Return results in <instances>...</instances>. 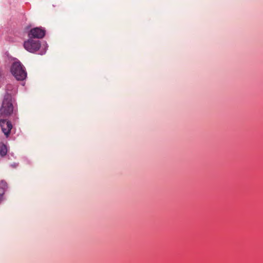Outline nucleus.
<instances>
[{
    "instance_id": "obj_1",
    "label": "nucleus",
    "mask_w": 263,
    "mask_h": 263,
    "mask_svg": "<svg viewBox=\"0 0 263 263\" xmlns=\"http://www.w3.org/2000/svg\"><path fill=\"white\" fill-rule=\"evenodd\" d=\"M13 110L11 94L7 92L5 96L2 106L0 108V117H8L13 112Z\"/></svg>"
},
{
    "instance_id": "obj_9",
    "label": "nucleus",
    "mask_w": 263,
    "mask_h": 263,
    "mask_svg": "<svg viewBox=\"0 0 263 263\" xmlns=\"http://www.w3.org/2000/svg\"><path fill=\"white\" fill-rule=\"evenodd\" d=\"M12 86L11 85H8L7 86V89H8L9 88H11Z\"/></svg>"
},
{
    "instance_id": "obj_4",
    "label": "nucleus",
    "mask_w": 263,
    "mask_h": 263,
    "mask_svg": "<svg viewBox=\"0 0 263 263\" xmlns=\"http://www.w3.org/2000/svg\"><path fill=\"white\" fill-rule=\"evenodd\" d=\"M45 34V30L39 27L34 28L28 33L29 38L42 39Z\"/></svg>"
},
{
    "instance_id": "obj_2",
    "label": "nucleus",
    "mask_w": 263,
    "mask_h": 263,
    "mask_svg": "<svg viewBox=\"0 0 263 263\" xmlns=\"http://www.w3.org/2000/svg\"><path fill=\"white\" fill-rule=\"evenodd\" d=\"M11 71L12 74L17 80H23L27 76L24 67L20 62H14L11 66Z\"/></svg>"
},
{
    "instance_id": "obj_6",
    "label": "nucleus",
    "mask_w": 263,
    "mask_h": 263,
    "mask_svg": "<svg viewBox=\"0 0 263 263\" xmlns=\"http://www.w3.org/2000/svg\"><path fill=\"white\" fill-rule=\"evenodd\" d=\"M6 186V183L4 181H0V201L2 200V196L4 194L5 189Z\"/></svg>"
},
{
    "instance_id": "obj_5",
    "label": "nucleus",
    "mask_w": 263,
    "mask_h": 263,
    "mask_svg": "<svg viewBox=\"0 0 263 263\" xmlns=\"http://www.w3.org/2000/svg\"><path fill=\"white\" fill-rule=\"evenodd\" d=\"M0 125L2 128V130L5 135L6 137H8L10 132L12 128V125L11 123L8 120L5 119H1L0 120Z\"/></svg>"
},
{
    "instance_id": "obj_7",
    "label": "nucleus",
    "mask_w": 263,
    "mask_h": 263,
    "mask_svg": "<svg viewBox=\"0 0 263 263\" xmlns=\"http://www.w3.org/2000/svg\"><path fill=\"white\" fill-rule=\"evenodd\" d=\"M7 152L6 146L3 143H0V155L2 157L6 155Z\"/></svg>"
},
{
    "instance_id": "obj_8",
    "label": "nucleus",
    "mask_w": 263,
    "mask_h": 263,
    "mask_svg": "<svg viewBox=\"0 0 263 263\" xmlns=\"http://www.w3.org/2000/svg\"><path fill=\"white\" fill-rule=\"evenodd\" d=\"M46 49L44 48V49H41V50L40 51L39 54L43 55L46 53Z\"/></svg>"
},
{
    "instance_id": "obj_3",
    "label": "nucleus",
    "mask_w": 263,
    "mask_h": 263,
    "mask_svg": "<svg viewBox=\"0 0 263 263\" xmlns=\"http://www.w3.org/2000/svg\"><path fill=\"white\" fill-rule=\"evenodd\" d=\"M24 47L28 51L35 53L41 48V43L38 40H34L32 38H29L24 43Z\"/></svg>"
}]
</instances>
